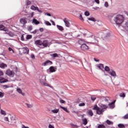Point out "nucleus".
Instances as JSON below:
<instances>
[{
	"label": "nucleus",
	"mask_w": 128,
	"mask_h": 128,
	"mask_svg": "<svg viewBox=\"0 0 128 128\" xmlns=\"http://www.w3.org/2000/svg\"><path fill=\"white\" fill-rule=\"evenodd\" d=\"M113 20L114 22H115L116 24L118 26V28L121 30H124L125 32L128 31V22L122 24V22H124V16H116L114 18Z\"/></svg>",
	"instance_id": "f257e3e1"
},
{
	"label": "nucleus",
	"mask_w": 128,
	"mask_h": 128,
	"mask_svg": "<svg viewBox=\"0 0 128 128\" xmlns=\"http://www.w3.org/2000/svg\"><path fill=\"white\" fill-rule=\"evenodd\" d=\"M39 82L42 86H49L48 84L46 82V75L40 76Z\"/></svg>",
	"instance_id": "f03ea898"
},
{
	"label": "nucleus",
	"mask_w": 128,
	"mask_h": 128,
	"mask_svg": "<svg viewBox=\"0 0 128 128\" xmlns=\"http://www.w3.org/2000/svg\"><path fill=\"white\" fill-rule=\"evenodd\" d=\"M92 110H96V112L97 114H102L104 112V110L102 109V108H100V107L98 106V105L96 104L94 106Z\"/></svg>",
	"instance_id": "7ed1b4c3"
},
{
	"label": "nucleus",
	"mask_w": 128,
	"mask_h": 128,
	"mask_svg": "<svg viewBox=\"0 0 128 128\" xmlns=\"http://www.w3.org/2000/svg\"><path fill=\"white\" fill-rule=\"evenodd\" d=\"M50 46V44L47 40H44L42 42V48H44Z\"/></svg>",
	"instance_id": "20e7f679"
},
{
	"label": "nucleus",
	"mask_w": 128,
	"mask_h": 128,
	"mask_svg": "<svg viewBox=\"0 0 128 128\" xmlns=\"http://www.w3.org/2000/svg\"><path fill=\"white\" fill-rule=\"evenodd\" d=\"M52 62L48 60L42 64V66H52Z\"/></svg>",
	"instance_id": "39448f33"
},
{
	"label": "nucleus",
	"mask_w": 128,
	"mask_h": 128,
	"mask_svg": "<svg viewBox=\"0 0 128 128\" xmlns=\"http://www.w3.org/2000/svg\"><path fill=\"white\" fill-rule=\"evenodd\" d=\"M80 48L82 50H90V47H88L86 44H82V46H80Z\"/></svg>",
	"instance_id": "423d86ee"
},
{
	"label": "nucleus",
	"mask_w": 128,
	"mask_h": 128,
	"mask_svg": "<svg viewBox=\"0 0 128 128\" xmlns=\"http://www.w3.org/2000/svg\"><path fill=\"white\" fill-rule=\"evenodd\" d=\"M109 74L111 76H112L113 78H116V71L111 70L110 72H108Z\"/></svg>",
	"instance_id": "0eeeda50"
},
{
	"label": "nucleus",
	"mask_w": 128,
	"mask_h": 128,
	"mask_svg": "<svg viewBox=\"0 0 128 128\" xmlns=\"http://www.w3.org/2000/svg\"><path fill=\"white\" fill-rule=\"evenodd\" d=\"M34 44L36 46H39V47H40V48H42V40H37L35 41Z\"/></svg>",
	"instance_id": "6e6552de"
},
{
	"label": "nucleus",
	"mask_w": 128,
	"mask_h": 128,
	"mask_svg": "<svg viewBox=\"0 0 128 128\" xmlns=\"http://www.w3.org/2000/svg\"><path fill=\"white\" fill-rule=\"evenodd\" d=\"M20 23L22 24H24H24H26V22H28L26 21V18H21L20 20Z\"/></svg>",
	"instance_id": "1a4fd4ad"
},
{
	"label": "nucleus",
	"mask_w": 128,
	"mask_h": 128,
	"mask_svg": "<svg viewBox=\"0 0 128 128\" xmlns=\"http://www.w3.org/2000/svg\"><path fill=\"white\" fill-rule=\"evenodd\" d=\"M64 36L66 38H68V40H70V38H72V33H66L64 34Z\"/></svg>",
	"instance_id": "9d476101"
},
{
	"label": "nucleus",
	"mask_w": 128,
	"mask_h": 128,
	"mask_svg": "<svg viewBox=\"0 0 128 128\" xmlns=\"http://www.w3.org/2000/svg\"><path fill=\"white\" fill-rule=\"evenodd\" d=\"M116 100H114L111 103H110L108 106H109L110 108H114V104H116Z\"/></svg>",
	"instance_id": "9b49d317"
},
{
	"label": "nucleus",
	"mask_w": 128,
	"mask_h": 128,
	"mask_svg": "<svg viewBox=\"0 0 128 128\" xmlns=\"http://www.w3.org/2000/svg\"><path fill=\"white\" fill-rule=\"evenodd\" d=\"M64 22L66 26H67V28H70V22H68V21L66 18H65L64 20Z\"/></svg>",
	"instance_id": "f8f14e48"
},
{
	"label": "nucleus",
	"mask_w": 128,
	"mask_h": 128,
	"mask_svg": "<svg viewBox=\"0 0 128 128\" xmlns=\"http://www.w3.org/2000/svg\"><path fill=\"white\" fill-rule=\"evenodd\" d=\"M22 50L23 54H28V52H30V49H28V48L27 47L23 48Z\"/></svg>",
	"instance_id": "ddd939ff"
},
{
	"label": "nucleus",
	"mask_w": 128,
	"mask_h": 128,
	"mask_svg": "<svg viewBox=\"0 0 128 128\" xmlns=\"http://www.w3.org/2000/svg\"><path fill=\"white\" fill-rule=\"evenodd\" d=\"M100 107L101 108V109H102V110H103V112H104L108 108V106L104 104H102L100 106Z\"/></svg>",
	"instance_id": "4468645a"
},
{
	"label": "nucleus",
	"mask_w": 128,
	"mask_h": 128,
	"mask_svg": "<svg viewBox=\"0 0 128 128\" xmlns=\"http://www.w3.org/2000/svg\"><path fill=\"white\" fill-rule=\"evenodd\" d=\"M50 72H56V68L52 66L49 68Z\"/></svg>",
	"instance_id": "2eb2a0df"
},
{
	"label": "nucleus",
	"mask_w": 128,
	"mask_h": 128,
	"mask_svg": "<svg viewBox=\"0 0 128 128\" xmlns=\"http://www.w3.org/2000/svg\"><path fill=\"white\" fill-rule=\"evenodd\" d=\"M97 68H99V70H103L104 68V64H102L97 65Z\"/></svg>",
	"instance_id": "dca6fc26"
},
{
	"label": "nucleus",
	"mask_w": 128,
	"mask_h": 128,
	"mask_svg": "<svg viewBox=\"0 0 128 128\" xmlns=\"http://www.w3.org/2000/svg\"><path fill=\"white\" fill-rule=\"evenodd\" d=\"M0 30H4V32H8V29L3 25H0Z\"/></svg>",
	"instance_id": "f3484780"
},
{
	"label": "nucleus",
	"mask_w": 128,
	"mask_h": 128,
	"mask_svg": "<svg viewBox=\"0 0 128 128\" xmlns=\"http://www.w3.org/2000/svg\"><path fill=\"white\" fill-rule=\"evenodd\" d=\"M8 82V80L2 78H0V84H4V82Z\"/></svg>",
	"instance_id": "a211bd4d"
},
{
	"label": "nucleus",
	"mask_w": 128,
	"mask_h": 128,
	"mask_svg": "<svg viewBox=\"0 0 128 128\" xmlns=\"http://www.w3.org/2000/svg\"><path fill=\"white\" fill-rule=\"evenodd\" d=\"M12 74H14L12 71L10 70H7L6 72V74H8V76H12Z\"/></svg>",
	"instance_id": "6ab92c4d"
},
{
	"label": "nucleus",
	"mask_w": 128,
	"mask_h": 128,
	"mask_svg": "<svg viewBox=\"0 0 128 128\" xmlns=\"http://www.w3.org/2000/svg\"><path fill=\"white\" fill-rule=\"evenodd\" d=\"M87 114L90 116H94V112H92V110H88L87 111Z\"/></svg>",
	"instance_id": "aec40b11"
},
{
	"label": "nucleus",
	"mask_w": 128,
	"mask_h": 128,
	"mask_svg": "<svg viewBox=\"0 0 128 128\" xmlns=\"http://www.w3.org/2000/svg\"><path fill=\"white\" fill-rule=\"evenodd\" d=\"M106 124H108V126H112L114 124V122L110 121L108 120H107L106 122Z\"/></svg>",
	"instance_id": "412c9836"
},
{
	"label": "nucleus",
	"mask_w": 128,
	"mask_h": 128,
	"mask_svg": "<svg viewBox=\"0 0 128 128\" xmlns=\"http://www.w3.org/2000/svg\"><path fill=\"white\" fill-rule=\"evenodd\" d=\"M16 91L19 94H22V96H24L26 94L22 92V90H20V88H17Z\"/></svg>",
	"instance_id": "4be33fe9"
},
{
	"label": "nucleus",
	"mask_w": 128,
	"mask_h": 128,
	"mask_svg": "<svg viewBox=\"0 0 128 128\" xmlns=\"http://www.w3.org/2000/svg\"><path fill=\"white\" fill-rule=\"evenodd\" d=\"M32 22L35 24H40V22H38L36 19H33Z\"/></svg>",
	"instance_id": "5701e85b"
},
{
	"label": "nucleus",
	"mask_w": 128,
	"mask_h": 128,
	"mask_svg": "<svg viewBox=\"0 0 128 128\" xmlns=\"http://www.w3.org/2000/svg\"><path fill=\"white\" fill-rule=\"evenodd\" d=\"M104 68V70L107 72H110V68L108 66H106Z\"/></svg>",
	"instance_id": "b1692460"
},
{
	"label": "nucleus",
	"mask_w": 128,
	"mask_h": 128,
	"mask_svg": "<svg viewBox=\"0 0 128 128\" xmlns=\"http://www.w3.org/2000/svg\"><path fill=\"white\" fill-rule=\"evenodd\" d=\"M82 120L83 124L84 126H86V124H88V120L86 118H84Z\"/></svg>",
	"instance_id": "393cba45"
},
{
	"label": "nucleus",
	"mask_w": 128,
	"mask_h": 128,
	"mask_svg": "<svg viewBox=\"0 0 128 128\" xmlns=\"http://www.w3.org/2000/svg\"><path fill=\"white\" fill-rule=\"evenodd\" d=\"M79 44H80L81 46H82V44H86L84 42H86L84 40H80L78 42Z\"/></svg>",
	"instance_id": "a878e982"
},
{
	"label": "nucleus",
	"mask_w": 128,
	"mask_h": 128,
	"mask_svg": "<svg viewBox=\"0 0 128 128\" xmlns=\"http://www.w3.org/2000/svg\"><path fill=\"white\" fill-rule=\"evenodd\" d=\"M60 108H62V110H64V112H68L70 113V111H68V108H65L62 106H60Z\"/></svg>",
	"instance_id": "bb28decb"
},
{
	"label": "nucleus",
	"mask_w": 128,
	"mask_h": 128,
	"mask_svg": "<svg viewBox=\"0 0 128 128\" xmlns=\"http://www.w3.org/2000/svg\"><path fill=\"white\" fill-rule=\"evenodd\" d=\"M38 6H35L34 5H32L30 6V9L32 10H38Z\"/></svg>",
	"instance_id": "cd10ccee"
},
{
	"label": "nucleus",
	"mask_w": 128,
	"mask_h": 128,
	"mask_svg": "<svg viewBox=\"0 0 128 128\" xmlns=\"http://www.w3.org/2000/svg\"><path fill=\"white\" fill-rule=\"evenodd\" d=\"M6 66H8L4 63L0 64V68H6Z\"/></svg>",
	"instance_id": "c85d7f7f"
},
{
	"label": "nucleus",
	"mask_w": 128,
	"mask_h": 128,
	"mask_svg": "<svg viewBox=\"0 0 128 128\" xmlns=\"http://www.w3.org/2000/svg\"><path fill=\"white\" fill-rule=\"evenodd\" d=\"M50 56L52 58H58V54L56 53L51 54Z\"/></svg>",
	"instance_id": "c756f323"
},
{
	"label": "nucleus",
	"mask_w": 128,
	"mask_h": 128,
	"mask_svg": "<svg viewBox=\"0 0 128 128\" xmlns=\"http://www.w3.org/2000/svg\"><path fill=\"white\" fill-rule=\"evenodd\" d=\"M56 26L58 30H61V31L64 30V28L62 26L59 25H56Z\"/></svg>",
	"instance_id": "7c9ffc66"
},
{
	"label": "nucleus",
	"mask_w": 128,
	"mask_h": 128,
	"mask_svg": "<svg viewBox=\"0 0 128 128\" xmlns=\"http://www.w3.org/2000/svg\"><path fill=\"white\" fill-rule=\"evenodd\" d=\"M60 110L58 109H55V110H52L51 112H53V114H58V112Z\"/></svg>",
	"instance_id": "2f4dec72"
},
{
	"label": "nucleus",
	"mask_w": 128,
	"mask_h": 128,
	"mask_svg": "<svg viewBox=\"0 0 128 128\" xmlns=\"http://www.w3.org/2000/svg\"><path fill=\"white\" fill-rule=\"evenodd\" d=\"M118 126L119 128H126V126H124V124H118Z\"/></svg>",
	"instance_id": "473e14b6"
},
{
	"label": "nucleus",
	"mask_w": 128,
	"mask_h": 128,
	"mask_svg": "<svg viewBox=\"0 0 128 128\" xmlns=\"http://www.w3.org/2000/svg\"><path fill=\"white\" fill-rule=\"evenodd\" d=\"M27 30L29 32H30V30H32V26H27Z\"/></svg>",
	"instance_id": "72a5a7b5"
},
{
	"label": "nucleus",
	"mask_w": 128,
	"mask_h": 128,
	"mask_svg": "<svg viewBox=\"0 0 128 128\" xmlns=\"http://www.w3.org/2000/svg\"><path fill=\"white\" fill-rule=\"evenodd\" d=\"M88 20H91L92 22H96V20L94 18H88Z\"/></svg>",
	"instance_id": "f704fd0d"
},
{
	"label": "nucleus",
	"mask_w": 128,
	"mask_h": 128,
	"mask_svg": "<svg viewBox=\"0 0 128 128\" xmlns=\"http://www.w3.org/2000/svg\"><path fill=\"white\" fill-rule=\"evenodd\" d=\"M120 97L124 98H126V94L124 93H120Z\"/></svg>",
	"instance_id": "c9c22d12"
},
{
	"label": "nucleus",
	"mask_w": 128,
	"mask_h": 128,
	"mask_svg": "<svg viewBox=\"0 0 128 128\" xmlns=\"http://www.w3.org/2000/svg\"><path fill=\"white\" fill-rule=\"evenodd\" d=\"M102 98H104V102H108L110 100V98H108V97L102 96Z\"/></svg>",
	"instance_id": "e433bc0d"
},
{
	"label": "nucleus",
	"mask_w": 128,
	"mask_h": 128,
	"mask_svg": "<svg viewBox=\"0 0 128 128\" xmlns=\"http://www.w3.org/2000/svg\"><path fill=\"white\" fill-rule=\"evenodd\" d=\"M44 24H46V26H52V24L50 22H48V21H44Z\"/></svg>",
	"instance_id": "4c0bfd02"
},
{
	"label": "nucleus",
	"mask_w": 128,
	"mask_h": 128,
	"mask_svg": "<svg viewBox=\"0 0 128 128\" xmlns=\"http://www.w3.org/2000/svg\"><path fill=\"white\" fill-rule=\"evenodd\" d=\"M0 114H4V116H6V111L1 110H0Z\"/></svg>",
	"instance_id": "58836bf2"
},
{
	"label": "nucleus",
	"mask_w": 128,
	"mask_h": 128,
	"mask_svg": "<svg viewBox=\"0 0 128 128\" xmlns=\"http://www.w3.org/2000/svg\"><path fill=\"white\" fill-rule=\"evenodd\" d=\"M98 128H106V126L104 124H98Z\"/></svg>",
	"instance_id": "ea45409f"
},
{
	"label": "nucleus",
	"mask_w": 128,
	"mask_h": 128,
	"mask_svg": "<svg viewBox=\"0 0 128 128\" xmlns=\"http://www.w3.org/2000/svg\"><path fill=\"white\" fill-rule=\"evenodd\" d=\"M32 16H34V12H31L30 14H28V18H32Z\"/></svg>",
	"instance_id": "a19ab883"
},
{
	"label": "nucleus",
	"mask_w": 128,
	"mask_h": 128,
	"mask_svg": "<svg viewBox=\"0 0 128 128\" xmlns=\"http://www.w3.org/2000/svg\"><path fill=\"white\" fill-rule=\"evenodd\" d=\"M32 38V35H27L26 36V40H30Z\"/></svg>",
	"instance_id": "79ce46f5"
},
{
	"label": "nucleus",
	"mask_w": 128,
	"mask_h": 128,
	"mask_svg": "<svg viewBox=\"0 0 128 128\" xmlns=\"http://www.w3.org/2000/svg\"><path fill=\"white\" fill-rule=\"evenodd\" d=\"M110 36V34L109 32L106 33V34L105 33L104 38H108L109 36Z\"/></svg>",
	"instance_id": "37998d69"
},
{
	"label": "nucleus",
	"mask_w": 128,
	"mask_h": 128,
	"mask_svg": "<svg viewBox=\"0 0 128 128\" xmlns=\"http://www.w3.org/2000/svg\"><path fill=\"white\" fill-rule=\"evenodd\" d=\"M26 6H30V4H32V2L28 0H26Z\"/></svg>",
	"instance_id": "c03bdc74"
},
{
	"label": "nucleus",
	"mask_w": 128,
	"mask_h": 128,
	"mask_svg": "<svg viewBox=\"0 0 128 128\" xmlns=\"http://www.w3.org/2000/svg\"><path fill=\"white\" fill-rule=\"evenodd\" d=\"M8 50L9 52H12L11 54H14V50H12V48L10 47L8 48Z\"/></svg>",
	"instance_id": "a18cd8bd"
},
{
	"label": "nucleus",
	"mask_w": 128,
	"mask_h": 128,
	"mask_svg": "<svg viewBox=\"0 0 128 128\" xmlns=\"http://www.w3.org/2000/svg\"><path fill=\"white\" fill-rule=\"evenodd\" d=\"M84 16H90V12L88 11L85 12Z\"/></svg>",
	"instance_id": "49530a36"
},
{
	"label": "nucleus",
	"mask_w": 128,
	"mask_h": 128,
	"mask_svg": "<svg viewBox=\"0 0 128 128\" xmlns=\"http://www.w3.org/2000/svg\"><path fill=\"white\" fill-rule=\"evenodd\" d=\"M86 106V104H84V102L80 103L78 104L79 106Z\"/></svg>",
	"instance_id": "de8ad7c7"
},
{
	"label": "nucleus",
	"mask_w": 128,
	"mask_h": 128,
	"mask_svg": "<svg viewBox=\"0 0 128 128\" xmlns=\"http://www.w3.org/2000/svg\"><path fill=\"white\" fill-rule=\"evenodd\" d=\"M60 104H66V101L62 100V98H60Z\"/></svg>",
	"instance_id": "09e8293b"
},
{
	"label": "nucleus",
	"mask_w": 128,
	"mask_h": 128,
	"mask_svg": "<svg viewBox=\"0 0 128 128\" xmlns=\"http://www.w3.org/2000/svg\"><path fill=\"white\" fill-rule=\"evenodd\" d=\"M79 18H80V20H82V21L84 20V18H82V14H80Z\"/></svg>",
	"instance_id": "8fccbe9b"
},
{
	"label": "nucleus",
	"mask_w": 128,
	"mask_h": 128,
	"mask_svg": "<svg viewBox=\"0 0 128 128\" xmlns=\"http://www.w3.org/2000/svg\"><path fill=\"white\" fill-rule=\"evenodd\" d=\"M123 118H124V120H128V114H126L125 116H123Z\"/></svg>",
	"instance_id": "3c124183"
},
{
	"label": "nucleus",
	"mask_w": 128,
	"mask_h": 128,
	"mask_svg": "<svg viewBox=\"0 0 128 128\" xmlns=\"http://www.w3.org/2000/svg\"><path fill=\"white\" fill-rule=\"evenodd\" d=\"M26 106L29 108H32V105L30 104H26Z\"/></svg>",
	"instance_id": "603ef678"
},
{
	"label": "nucleus",
	"mask_w": 128,
	"mask_h": 128,
	"mask_svg": "<svg viewBox=\"0 0 128 128\" xmlns=\"http://www.w3.org/2000/svg\"><path fill=\"white\" fill-rule=\"evenodd\" d=\"M104 6L106 8H108V3L107 2H104Z\"/></svg>",
	"instance_id": "864d4df0"
},
{
	"label": "nucleus",
	"mask_w": 128,
	"mask_h": 128,
	"mask_svg": "<svg viewBox=\"0 0 128 128\" xmlns=\"http://www.w3.org/2000/svg\"><path fill=\"white\" fill-rule=\"evenodd\" d=\"M4 96V94L2 92H0V98H3Z\"/></svg>",
	"instance_id": "5fc2aeb1"
},
{
	"label": "nucleus",
	"mask_w": 128,
	"mask_h": 128,
	"mask_svg": "<svg viewBox=\"0 0 128 128\" xmlns=\"http://www.w3.org/2000/svg\"><path fill=\"white\" fill-rule=\"evenodd\" d=\"M4 120H5V122H10V121L8 120V117L4 118Z\"/></svg>",
	"instance_id": "6e6d98bb"
},
{
	"label": "nucleus",
	"mask_w": 128,
	"mask_h": 128,
	"mask_svg": "<svg viewBox=\"0 0 128 128\" xmlns=\"http://www.w3.org/2000/svg\"><path fill=\"white\" fill-rule=\"evenodd\" d=\"M30 57L32 58V60H36V57L34 54H32L30 55Z\"/></svg>",
	"instance_id": "4d7b16f0"
},
{
	"label": "nucleus",
	"mask_w": 128,
	"mask_h": 128,
	"mask_svg": "<svg viewBox=\"0 0 128 128\" xmlns=\"http://www.w3.org/2000/svg\"><path fill=\"white\" fill-rule=\"evenodd\" d=\"M91 100H92L94 101V100H96V98L94 97V96H91Z\"/></svg>",
	"instance_id": "13d9d810"
},
{
	"label": "nucleus",
	"mask_w": 128,
	"mask_h": 128,
	"mask_svg": "<svg viewBox=\"0 0 128 128\" xmlns=\"http://www.w3.org/2000/svg\"><path fill=\"white\" fill-rule=\"evenodd\" d=\"M38 10V12H40L41 14L44 12H42V10H39L38 8H37V10Z\"/></svg>",
	"instance_id": "bf43d9fd"
},
{
	"label": "nucleus",
	"mask_w": 128,
	"mask_h": 128,
	"mask_svg": "<svg viewBox=\"0 0 128 128\" xmlns=\"http://www.w3.org/2000/svg\"><path fill=\"white\" fill-rule=\"evenodd\" d=\"M48 128H54V126L52 124H49Z\"/></svg>",
	"instance_id": "052dcab7"
},
{
	"label": "nucleus",
	"mask_w": 128,
	"mask_h": 128,
	"mask_svg": "<svg viewBox=\"0 0 128 128\" xmlns=\"http://www.w3.org/2000/svg\"><path fill=\"white\" fill-rule=\"evenodd\" d=\"M45 14H46L48 16H52V15L48 13V12L45 13Z\"/></svg>",
	"instance_id": "680f3d73"
},
{
	"label": "nucleus",
	"mask_w": 128,
	"mask_h": 128,
	"mask_svg": "<svg viewBox=\"0 0 128 128\" xmlns=\"http://www.w3.org/2000/svg\"><path fill=\"white\" fill-rule=\"evenodd\" d=\"M37 32H38V30H34V31L32 32V34H36Z\"/></svg>",
	"instance_id": "e2e57ef3"
},
{
	"label": "nucleus",
	"mask_w": 128,
	"mask_h": 128,
	"mask_svg": "<svg viewBox=\"0 0 128 128\" xmlns=\"http://www.w3.org/2000/svg\"><path fill=\"white\" fill-rule=\"evenodd\" d=\"M50 22L52 23L53 26H56V23H54V22L52 21V20H50Z\"/></svg>",
	"instance_id": "0e129e2a"
},
{
	"label": "nucleus",
	"mask_w": 128,
	"mask_h": 128,
	"mask_svg": "<svg viewBox=\"0 0 128 128\" xmlns=\"http://www.w3.org/2000/svg\"><path fill=\"white\" fill-rule=\"evenodd\" d=\"M21 40H24V35H22Z\"/></svg>",
	"instance_id": "69168bd1"
},
{
	"label": "nucleus",
	"mask_w": 128,
	"mask_h": 128,
	"mask_svg": "<svg viewBox=\"0 0 128 128\" xmlns=\"http://www.w3.org/2000/svg\"><path fill=\"white\" fill-rule=\"evenodd\" d=\"M98 4H100V0H94Z\"/></svg>",
	"instance_id": "338daca9"
},
{
	"label": "nucleus",
	"mask_w": 128,
	"mask_h": 128,
	"mask_svg": "<svg viewBox=\"0 0 128 128\" xmlns=\"http://www.w3.org/2000/svg\"><path fill=\"white\" fill-rule=\"evenodd\" d=\"M22 128H30L28 126H26L22 124Z\"/></svg>",
	"instance_id": "774afa93"
}]
</instances>
